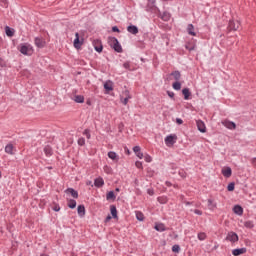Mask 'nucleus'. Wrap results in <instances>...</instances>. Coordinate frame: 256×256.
<instances>
[{
	"mask_svg": "<svg viewBox=\"0 0 256 256\" xmlns=\"http://www.w3.org/2000/svg\"><path fill=\"white\" fill-rule=\"evenodd\" d=\"M121 97L131 99V94L129 93V90H125L124 92H122Z\"/></svg>",
	"mask_w": 256,
	"mask_h": 256,
	"instance_id": "nucleus-37",
	"label": "nucleus"
},
{
	"mask_svg": "<svg viewBox=\"0 0 256 256\" xmlns=\"http://www.w3.org/2000/svg\"><path fill=\"white\" fill-rule=\"evenodd\" d=\"M244 226L247 227V229H253V227H254V225L251 221L245 222Z\"/></svg>",
	"mask_w": 256,
	"mask_h": 256,
	"instance_id": "nucleus-41",
	"label": "nucleus"
},
{
	"mask_svg": "<svg viewBox=\"0 0 256 256\" xmlns=\"http://www.w3.org/2000/svg\"><path fill=\"white\" fill-rule=\"evenodd\" d=\"M185 205H193V202L184 201Z\"/></svg>",
	"mask_w": 256,
	"mask_h": 256,
	"instance_id": "nucleus-60",
	"label": "nucleus"
},
{
	"mask_svg": "<svg viewBox=\"0 0 256 256\" xmlns=\"http://www.w3.org/2000/svg\"><path fill=\"white\" fill-rule=\"evenodd\" d=\"M136 155L139 159H143V152H138Z\"/></svg>",
	"mask_w": 256,
	"mask_h": 256,
	"instance_id": "nucleus-54",
	"label": "nucleus"
},
{
	"mask_svg": "<svg viewBox=\"0 0 256 256\" xmlns=\"http://www.w3.org/2000/svg\"><path fill=\"white\" fill-rule=\"evenodd\" d=\"M2 3V7H7V0H3Z\"/></svg>",
	"mask_w": 256,
	"mask_h": 256,
	"instance_id": "nucleus-57",
	"label": "nucleus"
},
{
	"mask_svg": "<svg viewBox=\"0 0 256 256\" xmlns=\"http://www.w3.org/2000/svg\"><path fill=\"white\" fill-rule=\"evenodd\" d=\"M147 193L148 195H151V196L155 195V191L153 189H148Z\"/></svg>",
	"mask_w": 256,
	"mask_h": 256,
	"instance_id": "nucleus-50",
	"label": "nucleus"
},
{
	"mask_svg": "<svg viewBox=\"0 0 256 256\" xmlns=\"http://www.w3.org/2000/svg\"><path fill=\"white\" fill-rule=\"evenodd\" d=\"M83 135H86L87 139H91V134L89 133V130H84Z\"/></svg>",
	"mask_w": 256,
	"mask_h": 256,
	"instance_id": "nucleus-46",
	"label": "nucleus"
},
{
	"mask_svg": "<svg viewBox=\"0 0 256 256\" xmlns=\"http://www.w3.org/2000/svg\"><path fill=\"white\" fill-rule=\"evenodd\" d=\"M241 23L239 21H234V20H231L229 22V26H228V29L230 31H237V29H239Z\"/></svg>",
	"mask_w": 256,
	"mask_h": 256,
	"instance_id": "nucleus-5",
	"label": "nucleus"
},
{
	"mask_svg": "<svg viewBox=\"0 0 256 256\" xmlns=\"http://www.w3.org/2000/svg\"><path fill=\"white\" fill-rule=\"evenodd\" d=\"M108 43L110 47H113L114 51H116L117 53H123V48L121 47V44H119V40H117V38H108Z\"/></svg>",
	"mask_w": 256,
	"mask_h": 256,
	"instance_id": "nucleus-1",
	"label": "nucleus"
},
{
	"mask_svg": "<svg viewBox=\"0 0 256 256\" xmlns=\"http://www.w3.org/2000/svg\"><path fill=\"white\" fill-rule=\"evenodd\" d=\"M244 253H247V248H238V249H234L232 251V254L234 256H239V255H243Z\"/></svg>",
	"mask_w": 256,
	"mask_h": 256,
	"instance_id": "nucleus-12",
	"label": "nucleus"
},
{
	"mask_svg": "<svg viewBox=\"0 0 256 256\" xmlns=\"http://www.w3.org/2000/svg\"><path fill=\"white\" fill-rule=\"evenodd\" d=\"M65 193H70L74 199H78L79 198V193L75 189H73V188L66 189Z\"/></svg>",
	"mask_w": 256,
	"mask_h": 256,
	"instance_id": "nucleus-15",
	"label": "nucleus"
},
{
	"mask_svg": "<svg viewBox=\"0 0 256 256\" xmlns=\"http://www.w3.org/2000/svg\"><path fill=\"white\" fill-rule=\"evenodd\" d=\"M226 241H230L231 243H237L239 241V236L235 232H229Z\"/></svg>",
	"mask_w": 256,
	"mask_h": 256,
	"instance_id": "nucleus-4",
	"label": "nucleus"
},
{
	"mask_svg": "<svg viewBox=\"0 0 256 256\" xmlns=\"http://www.w3.org/2000/svg\"><path fill=\"white\" fill-rule=\"evenodd\" d=\"M179 175H181L183 178L187 177V175L185 174V172H180Z\"/></svg>",
	"mask_w": 256,
	"mask_h": 256,
	"instance_id": "nucleus-59",
	"label": "nucleus"
},
{
	"mask_svg": "<svg viewBox=\"0 0 256 256\" xmlns=\"http://www.w3.org/2000/svg\"><path fill=\"white\" fill-rule=\"evenodd\" d=\"M232 173H233V171L231 170V167H225L222 169V175L224 177L229 178V177H231Z\"/></svg>",
	"mask_w": 256,
	"mask_h": 256,
	"instance_id": "nucleus-14",
	"label": "nucleus"
},
{
	"mask_svg": "<svg viewBox=\"0 0 256 256\" xmlns=\"http://www.w3.org/2000/svg\"><path fill=\"white\" fill-rule=\"evenodd\" d=\"M5 153H8L9 155H13V144H8L5 147Z\"/></svg>",
	"mask_w": 256,
	"mask_h": 256,
	"instance_id": "nucleus-30",
	"label": "nucleus"
},
{
	"mask_svg": "<svg viewBox=\"0 0 256 256\" xmlns=\"http://www.w3.org/2000/svg\"><path fill=\"white\" fill-rule=\"evenodd\" d=\"M124 69H128V71H134L135 68H131V63L125 62L123 64Z\"/></svg>",
	"mask_w": 256,
	"mask_h": 256,
	"instance_id": "nucleus-38",
	"label": "nucleus"
},
{
	"mask_svg": "<svg viewBox=\"0 0 256 256\" xmlns=\"http://www.w3.org/2000/svg\"><path fill=\"white\" fill-rule=\"evenodd\" d=\"M104 89L106 91H113V82L111 80H108L105 84H104Z\"/></svg>",
	"mask_w": 256,
	"mask_h": 256,
	"instance_id": "nucleus-20",
	"label": "nucleus"
},
{
	"mask_svg": "<svg viewBox=\"0 0 256 256\" xmlns=\"http://www.w3.org/2000/svg\"><path fill=\"white\" fill-rule=\"evenodd\" d=\"M110 169H111V168H109V166H106V167L104 168V171L109 172Z\"/></svg>",
	"mask_w": 256,
	"mask_h": 256,
	"instance_id": "nucleus-61",
	"label": "nucleus"
},
{
	"mask_svg": "<svg viewBox=\"0 0 256 256\" xmlns=\"http://www.w3.org/2000/svg\"><path fill=\"white\" fill-rule=\"evenodd\" d=\"M222 125H224V127H226L227 129H237V125L235 124V122H231L229 120L222 121Z\"/></svg>",
	"mask_w": 256,
	"mask_h": 256,
	"instance_id": "nucleus-8",
	"label": "nucleus"
},
{
	"mask_svg": "<svg viewBox=\"0 0 256 256\" xmlns=\"http://www.w3.org/2000/svg\"><path fill=\"white\" fill-rule=\"evenodd\" d=\"M127 31H128V33H131L132 35H137V33H139V28H137V26H135V25H130L127 27Z\"/></svg>",
	"mask_w": 256,
	"mask_h": 256,
	"instance_id": "nucleus-11",
	"label": "nucleus"
},
{
	"mask_svg": "<svg viewBox=\"0 0 256 256\" xmlns=\"http://www.w3.org/2000/svg\"><path fill=\"white\" fill-rule=\"evenodd\" d=\"M154 229H156L160 233H163V231H167V227L163 223H156Z\"/></svg>",
	"mask_w": 256,
	"mask_h": 256,
	"instance_id": "nucleus-13",
	"label": "nucleus"
},
{
	"mask_svg": "<svg viewBox=\"0 0 256 256\" xmlns=\"http://www.w3.org/2000/svg\"><path fill=\"white\" fill-rule=\"evenodd\" d=\"M252 165H254V167H256V158L252 159Z\"/></svg>",
	"mask_w": 256,
	"mask_h": 256,
	"instance_id": "nucleus-58",
	"label": "nucleus"
},
{
	"mask_svg": "<svg viewBox=\"0 0 256 256\" xmlns=\"http://www.w3.org/2000/svg\"><path fill=\"white\" fill-rule=\"evenodd\" d=\"M34 43L39 49H43V47H45V40L41 37H36Z\"/></svg>",
	"mask_w": 256,
	"mask_h": 256,
	"instance_id": "nucleus-9",
	"label": "nucleus"
},
{
	"mask_svg": "<svg viewBox=\"0 0 256 256\" xmlns=\"http://www.w3.org/2000/svg\"><path fill=\"white\" fill-rule=\"evenodd\" d=\"M75 103H85V97L83 95H77L74 98Z\"/></svg>",
	"mask_w": 256,
	"mask_h": 256,
	"instance_id": "nucleus-27",
	"label": "nucleus"
},
{
	"mask_svg": "<svg viewBox=\"0 0 256 256\" xmlns=\"http://www.w3.org/2000/svg\"><path fill=\"white\" fill-rule=\"evenodd\" d=\"M52 209H53V211H56V212H57V211H61V207H59L58 204H55Z\"/></svg>",
	"mask_w": 256,
	"mask_h": 256,
	"instance_id": "nucleus-48",
	"label": "nucleus"
},
{
	"mask_svg": "<svg viewBox=\"0 0 256 256\" xmlns=\"http://www.w3.org/2000/svg\"><path fill=\"white\" fill-rule=\"evenodd\" d=\"M110 211L113 219H117V207H115V205H111Z\"/></svg>",
	"mask_w": 256,
	"mask_h": 256,
	"instance_id": "nucleus-26",
	"label": "nucleus"
},
{
	"mask_svg": "<svg viewBox=\"0 0 256 256\" xmlns=\"http://www.w3.org/2000/svg\"><path fill=\"white\" fill-rule=\"evenodd\" d=\"M144 159H145L146 163H151V161H153V159L149 156V154H146L144 156Z\"/></svg>",
	"mask_w": 256,
	"mask_h": 256,
	"instance_id": "nucleus-43",
	"label": "nucleus"
},
{
	"mask_svg": "<svg viewBox=\"0 0 256 256\" xmlns=\"http://www.w3.org/2000/svg\"><path fill=\"white\" fill-rule=\"evenodd\" d=\"M187 31L189 35H192L193 37H195V35H197L195 33V27L193 26V24H189L187 27Z\"/></svg>",
	"mask_w": 256,
	"mask_h": 256,
	"instance_id": "nucleus-23",
	"label": "nucleus"
},
{
	"mask_svg": "<svg viewBox=\"0 0 256 256\" xmlns=\"http://www.w3.org/2000/svg\"><path fill=\"white\" fill-rule=\"evenodd\" d=\"M20 53H22V55H33V46L30 44L20 45Z\"/></svg>",
	"mask_w": 256,
	"mask_h": 256,
	"instance_id": "nucleus-2",
	"label": "nucleus"
},
{
	"mask_svg": "<svg viewBox=\"0 0 256 256\" xmlns=\"http://www.w3.org/2000/svg\"><path fill=\"white\" fill-rule=\"evenodd\" d=\"M171 77L175 79V81H179L181 79V72L174 71L170 74Z\"/></svg>",
	"mask_w": 256,
	"mask_h": 256,
	"instance_id": "nucleus-25",
	"label": "nucleus"
},
{
	"mask_svg": "<svg viewBox=\"0 0 256 256\" xmlns=\"http://www.w3.org/2000/svg\"><path fill=\"white\" fill-rule=\"evenodd\" d=\"M157 201L160 202L161 205H165V203H167L168 199L165 196H160L157 198Z\"/></svg>",
	"mask_w": 256,
	"mask_h": 256,
	"instance_id": "nucleus-33",
	"label": "nucleus"
},
{
	"mask_svg": "<svg viewBox=\"0 0 256 256\" xmlns=\"http://www.w3.org/2000/svg\"><path fill=\"white\" fill-rule=\"evenodd\" d=\"M172 251H173V253H179L181 251V247L179 245L175 244L172 247Z\"/></svg>",
	"mask_w": 256,
	"mask_h": 256,
	"instance_id": "nucleus-39",
	"label": "nucleus"
},
{
	"mask_svg": "<svg viewBox=\"0 0 256 256\" xmlns=\"http://www.w3.org/2000/svg\"><path fill=\"white\" fill-rule=\"evenodd\" d=\"M176 123H177L178 125H183V120L180 119V118H177V119H176Z\"/></svg>",
	"mask_w": 256,
	"mask_h": 256,
	"instance_id": "nucleus-53",
	"label": "nucleus"
},
{
	"mask_svg": "<svg viewBox=\"0 0 256 256\" xmlns=\"http://www.w3.org/2000/svg\"><path fill=\"white\" fill-rule=\"evenodd\" d=\"M129 99L131 98H123V96L120 97V101L123 105H127L129 103Z\"/></svg>",
	"mask_w": 256,
	"mask_h": 256,
	"instance_id": "nucleus-42",
	"label": "nucleus"
},
{
	"mask_svg": "<svg viewBox=\"0 0 256 256\" xmlns=\"http://www.w3.org/2000/svg\"><path fill=\"white\" fill-rule=\"evenodd\" d=\"M227 189L228 191H235V182L228 184Z\"/></svg>",
	"mask_w": 256,
	"mask_h": 256,
	"instance_id": "nucleus-40",
	"label": "nucleus"
},
{
	"mask_svg": "<svg viewBox=\"0 0 256 256\" xmlns=\"http://www.w3.org/2000/svg\"><path fill=\"white\" fill-rule=\"evenodd\" d=\"M196 125H197L198 131H200V133L207 132V127L205 126V122H203L202 120H197Z\"/></svg>",
	"mask_w": 256,
	"mask_h": 256,
	"instance_id": "nucleus-6",
	"label": "nucleus"
},
{
	"mask_svg": "<svg viewBox=\"0 0 256 256\" xmlns=\"http://www.w3.org/2000/svg\"><path fill=\"white\" fill-rule=\"evenodd\" d=\"M0 67H5V62L0 58Z\"/></svg>",
	"mask_w": 256,
	"mask_h": 256,
	"instance_id": "nucleus-55",
	"label": "nucleus"
},
{
	"mask_svg": "<svg viewBox=\"0 0 256 256\" xmlns=\"http://www.w3.org/2000/svg\"><path fill=\"white\" fill-rule=\"evenodd\" d=\"M5 33H6L7 37H13V35H15V31L13 29H11V27H9V26L5 27Z\"/></svg>",
	"mask_w": 256,
	"mask_h": 256,
	"instance_id": "nucleus-22",
	"label": "nucleus"
},
{
	"mask_svg": "<svg viewBox=\"0 0 256 256\" xmlns=\"http://www.w3.org/2000/svg\"><path fill=\"white\" fill-rule=\"evenodd\" d=\"M167 95L171 98L174 99L175 98V93L171 92V91H167Z\"/></svg>",
	"mask_w": 256,
	"mask_h": 256,
	"instance_id": "nucleus-49",
	"label": "nucleus"
},
{
	"mask_svg": "<svg viewBox=\"0 0 256 256\" xmlns=\"http://www.w3.org/2000/svg\"><path fill=\"white\" fill-rule=\"evenodd\" d=\"M108 157L109 159H112V161H119V156H117V153H115L114 151L108 152Z\"/></svg>",
	"mask_w": 256,
	"mask_h": 256,
	"instance_id": "nucleus-18",
	"label": "nucleus"
},
{
	"mask_svg": "<svg viewBox=\"0 0 256 256\" xmlns=\"http://www.w3.org/2000/svg\"><path fill=\"white\" fill-rule=\"evenodd\" d=\"M106 199H107V201H110V199H115V192H113V191H110V192H108L107 193V195H106Z\"/></svg>",
	"mask_w": 256,
	"mask_h": 256,
	"instance_id": "nucleus-34",
	"label": "nucleus"
},
{
	"mask_svg": "<svg viewBox=\"0 0 256 256\" xmlns=\"http://www.w3.org/2000/svg\"><path fill=\"white\" fill-rule=\"evenodd\" d=\"M44 153H45V155H47V156H51V155H53V149H51L50 146H46V147L44 148Z\"/></svg>",
	"mask_w": 256,
	"mask_h": 256,
	"instance_id": "nucleus-32",
	"label": "nucleus"
},
{
	"mask_svg": "<svg viewBox=\"0 0 256 256\" xmlns=\"http://www.w3.org/2000/svg\"><path fill=\"white\" fill-rule=\"evenodd\" d=\"M160 18L162 21H169L171 19V14L169 12H163V14H160Z\"/></svg>",
	"mask_w": 256,
	"mask_h": 256,
	"instance_id": "nucleus-24",
	"label": "nucleus"
},
{
	"mask_svg": "<svg viewBox=\"0 0 256 256\" xmlns=\"http://www.w3.org/2000/svg\"><path fill=\"white\" fill-rule=\"evenodd\" d=\"M166 185H167L168 187H171V182H166Z\"/></svg>",
	"mask_w": 256,
	"mask_h": 256,
	"instance_id": "nucleus-62",
	"label": "nucleus"
},
{
	"mask_svg": "<svg viewBox=\"0 0 256 256\" xmlns=\"http://www.w3.org/2000/svg\"><path fill=\"white\" fill-rule=\"evenodd\" d=\"M126 153L127 155H129L131 152L129 151V149H126Z\"/></svg>",
	"mask_w": 256,
	"mask_h": 256,
	"instance_id": "nucleus-63",
	"label": "nucleus"
},
{
	"mask_svg": "<svg viewBox=\"0 0 256 256\" xmlns=\"http://www.w3.org/2000/svg\"><path fill=\"white\" fill-rule=\"evenodd\" d=\"M78 215L80 217H85V206L84 205H79L77 208Z\"/></svg>",
	"mask_w": 256,
	"mask_h": 256,
	"instance_id": "nucleus-21",
	"label": "nucleus"
},
{
	"mask_svg": "<svg viewBox=\"0 0 256 256\" xmlns=\"http://www.w3.org/2000/svg\"><path fill=\"white\" fill-rule=\"evenodd\" d=\"M93 45L97 53H101L103 51V44L101 43V40H98V39L94 40Z\"/></svg>",
	"mask_w": 256,
	"mask_h": 256,
	"instance_id": "nucleus-7",
	"label": "nucleus"
},
{
	"mask_svg": "<svg viewBox=\"0 0 256 256\" xmlns=\"http://www.w3.org/2000/svg\"><path fill=\"white\" fill-rule=\"evenodd\" d=\"M182 94L184 95L185 101L189 100V97H191V91L189 90V88H184L182 90Z\"/></svg>",
	"mask_w": 256,
	"mask_h": 256,
	"instance_id": "nucleus-19",
	"label": "nucleus"
},
{
	"mask_svg": "<svg viewBox=\"0 0 256 256\" xmlns=\"http://www.w3.org/2000/svg\"><path fill=\"white\" fill-rule=\"evenodd\" d=\"M110 219H111V215H108V216L106 217V219H105V223H109Z\"/></svg>",
	"mask_w": 256,
	"mask_h": 256,
	"instance_id": "nucleus-56",
	"label": "nucleus"
},
{
	"mask_svg": "<svg viewBox=\"0 0 256 256\" xmlns=\"http://www.w3.org/2000/svg\"><path fill=\"white\" fill-rule=\"evenodd\" d=\"M194 213L196 215H203V212L201 210H198V209L194 210Z\"/></svg>",
	"mask_w": 256,
	"mask_h": 256,
	"instance_id": "nucleus-52",
	"label": "nucleus"
},
{
	"mask_svg": "<svg viewBox=\"0 0 256 256\" xmlns=\"http://www.w3.org/2000/svg\"><path fill=\"white\" fill-rule=\"evenodd\" d=\"M165 143L167 147H173L177 143V135L171 134L165 138Z\"/></svg>",
	"mask_w": 256,
	"mask_h": 256,
	"instance_id": "nucleus-3",
	"label": "nucleus"
},
{
	"mask_svg": "<svg viewBox=\"0 0 256 256\" xmlns=\"http://www.w3.org/2000/svg\"><path fill=\"white\" fill-rule=\"evenodd\" d=\"M173 89H175V91H181V82H179V80H176V82H174L172 84Z\"/></svg>",
	"mask_w": 256,
	"mask_h": 256,
	"instance_id": "nucleus-29",
	"label": "nucleus"
},
{
	"mask_svg": "<svg viewBox=\"0 0 256 256\" xmlns=\"http://www.w3.org/2000/svg\"><path fill=\"white\" fill-rule=\"evenodd\" d=\"M135 166L137 169H143V163L141 161H136Z\"/></svg>",
	"mask_w": 256,
	"mask_h": 256,
	"instance_id": "nucleus-44",
	"label": "nucleus"
},
{
	"mask_svg": "<svg viewBox=\"0 0 256 256\" xmlns=\"http://www.w3.org/2000/svg\"><path fill=\"white\" fill-rule=\"evenodd\" d=\"M136 218H137L138 221H143L145 219V216L143 215L142 212L137 211L136 212Z\"/></svg>",
	"mask_w": 256,
	"mask_h": 256,
	"instance_id": "nucleus-36",
	"label": "nucleus"
},
{
	"mask_svg": "<svg viewBox=\"0 0 256 256\" xmlns=\"http://www.w3.org/2000/svg\"><path fill=\"white\" fill-rule=\"evenodd\" d=\"M78 145H80L81 147H83V145H85V138H79V139H78Z\"/></svg>",
	"mask_w": 256,
	"mask_h": 256,
	"instance_id": "nucleus-45",
	"label": "nucleus"
},
{
	"mask_svg": "<svg viewBox=\"0 0 256 256\" xmlns=\"http://www.w3.org/2000/svg\"><path fill=\"white\" fill-rule=\"evenodd\" d=\"M208 207L211 211H213V209L217 208V204L214 203L212 199H208Z\"/></svg>",
	"mask_w": 256,
	"mask_h": 256,
	"instance_id": "nucleus-31",
	"label": "nucleus"
},
{
	"mask_svg": "<svg viewBox=\"0 0 256 256\" xmlns=\"http://www.w3.org/2000/svg\"><path fill=\"white\" fill-rule=\"evenodd\" d=\"M40 256H49V255H47V254H41Z\"/></svg>",
	"mask_w": 256,
	"mask_h": 256,
	"instance_id": "nucleus-64",
	"label": "nucleus"
},
{
	"mask_svg": "<svg viewBox=\"0 0 256 256\" xmlns=\"http://www.w3.org/2000/svg\"><path fill=\"white\" fill-rule=\"evenodd\" d=\"M198 239L199 241H205L207 239V234H205L204 232L198 233Z\"/></svg>",
	"mask_w": 256,
	"mask_h": 256,
	"instance_id": "nucleus-35",
	"label": "nucleus"
},
{
	"mask_svg": "<svg viewBox=\"0 0 256 256\" xmlns=\"http://www.w3.org/2000/svg\"><path fill=\"white\" fill-rule=\"evenodd\" d=\"M233 212L236 215H243V207H241L240 205H235L233 208Z\"/></svg>",
	"mask_w": 256,
	"mask_h": 256,
	"instance_id": "nucleus-17",
	"label": "nucleus"
},
{
	"mask_svg": "<svg viewBox=\"0 0 256 256\" xmlns=\"http://www.w3.org/2000/svg\"><path fill=\"white\" fill-rule=\"evenodd\" d=\"M133 151H134V153H139V152H141V147H139V146H135L134 148H133Z\"/></svg>",
	"mask_w": 256,
	"mask_h": 256,
	"instance_id": "nucleus-47",
	"label": "nucleus"
},
{
	"mask_svg": "<svg viewBox=\"0 0 256 256\" xmlns=\"http://www.w3.org/2000/svg\"><path fill=\"white\" fill-rule=\"evenodd\" d=\"M75 39H74V47L75 49H81V45H83V41L79 39V33H75Z\"/></svg>",
	"mask_w": 256,
	"mask_h": 256,
	"instance_id": "nucleus-10",
	"label": "nucleus"
},
{
	"mask_svg": "<svg viewBox=\"0 0 256 256\" xmlns=\"http://www.w3.org/2000/svg\"><path fill=\"white\" fill-rule=\"evenodd\" d=\"M94 185H95V187H103V185H105V181L101 177L96 178L94 180Z\"/></svg>",
	"mask_w": 256,
	"mask_h": 256,
	"instance_id": "nucleus-16",
	"label": "nucleus"
},
{
	"mask_svg": "<svg viewBox=\"0 0 256 256\" xmlns=\"http://www.w3.org/2000/svg\"><path fill=\"white\" fill-rule=\"evenodd\" d=\"M112 31H113L114 33H119V28H118L117 26H113V27H112Z\"/></svg>",
	"mask_w": 256,
	"mask_h": 256,
	"instance_id": "nucleus-51",
	"label": "nucleus"
},
{
	"mask_svg": "<svg viewBox=\"0 0 256 256\" xmlns=\"http://www.w3.org/2000/svg\"><path fill=\"white\" fill-rule=\"evenodd\" d=\"M68 207L70 209H75L77 207V201H75L74 199L68 200Z\"/></svg>",
	"mask_w": 256,
	"mask_h": 256,
	"instance_id": "nucleus-28",
	"label": "nucleus"
}]
</instances>
